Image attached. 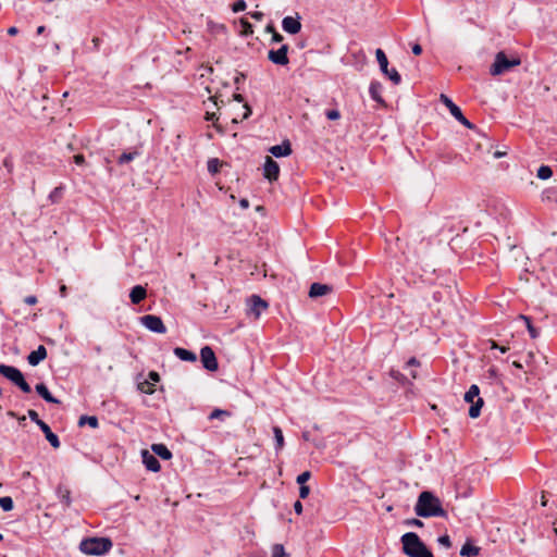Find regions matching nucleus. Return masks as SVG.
Wrapping results in <instances>:
<instances>
[{
	"instance_id": "f257e3e1",
	"label": "nucleus",
	"mask_w": 557,
	"mask_h": 557,
	"mask_svg": "<svg viewBox=\"0 0 557 557\" xmlns=\"http://www.w3.org/2000/svg\"><path fill=\"white\" fill-rule=\"evenodd\" d=\"M414 512L417 516L422 518H447V511L442 507L440 498L429 491H424L418 496L414 505Z\"/></svg>"
},
{
	"instance_id": "f03ea898",
	"label": "nucleus",
	"mask_w": 557,
	"mask_h": 557,
	"mask_svg": "<svg viewBox=\"0 0 557 557\" xmlns=\"http://www.w3.org/2000/svg\"><path fill=\"white\" fill-rule=\"evenodd\" d=\"M400 541L403 544V552L408 557H434L433 553L414 532L405 533Z\"/></svg>"
},
{
	"instance_id": "7ed1b4c3",
	"label": "nucleus",
	"mask_w": 557,
	"mask_h": 557,
	"mask_svg": "<svg viewBox=\"0 0 557 557\" xmlns=\"http://www.w3.org/2000/svg\"><path fill=\"white\" fill-rule=\"evenodd\" d=\"M113 546L109 537H87L79 544V549L86 555L101 556L107 554Z\"/></svg>"
},
{
	"instance_id": "20e7f679",
	"label": "nucleus",
	"mask_w": 557,
	"mask_h": 557,
	"mask_svg": "<svg viewBox=\"0 0 557 557\" xmlns=\"http://www.w3.org/2000/svg\"><path fill=\"white\" fill-rule=\"evenodd\" d=\"M521 60L519 58L508 59L504 51H499L495 55V60L490 67V73L493 76L502 75L512 67L520 65Z\"/></svg>"
},
{
	"instance_id": "39448f33",
	"label": "nucleus",
	"mask_w": 557,
	"mask_h": 557,
	"mask_svg": "<svg viewBox=\"0 0 557 557\" xmlns=\"http://www.w3.org/2000/svg\"><path fill=\"white\" fill-rule=\"evenodd\" d=\"M0 374L11 381L24 393H30L32 388L25 381L23 373L13 366L0 364Z\"/></svg>"
},
{
	"instance_id": "423d86ee",
	"label": "nucleus",
	"mask_w": 557,
	"mask_h": 557,
	"mask_svg": "<svg viewBox=\"0 0 557 557\" xmlns=\"http://www.w3.org/2000/svg\"><path fill=\"white\" fill-rule=\"evenodd\" d=\"M480 389L478 385L473 384L469 387V389L465 394V400L467 403H471L472 405L469 408V416L471 418H478L481 413V408L483 406V399L479 398Z\"/></svg>"
},
{
	"instance_id": "0eeeda50",
	"label": "nucleus",
	"mask_w": 557,
	"mask_h": 557,
	"mask_svg": "<svg viewBox=\"0 0 557 557\" xmlns=\"http://www.w3.org/2000/svg\"><path fill=\"white\" fill-rule=\"evenodd\" d=\"M375 55L381 71L393 82L394 85H399L401 76L396 69H388V60L384 51L382 49H376Z\"/></svg>"
},
{
	"instance_id": "6e6552de",
	"label": "nucleus",
	"mask_w": 557,
	"mask_h": 557,
	"mask_svg": "<svg viewBox=\"0 0 557 557\" xmlns=\"http://www.w3.org/2000/svg\"><path fill=\"white\" fill-rule=\"evenodd\" d=\"M441 101L447 107L450 114L462 125L472 129L474 125L463 115L461 109L453 102V100L446 95H441Z\"/></svg>"
},
{
	"instance_id": "1a4fd4ad",
	"label": "nucleus",
	"mask_w": 557,
	"mask_h": 557,
	"mask_svg": "<svg viewBox=\"0 0 557 557\" xmlns=\"http://www.w3.org/2000/svg\"><path fill=\"white\" fill-rule=\"evenodd\" d=\"M140 323L149 331L164 334L166 327L160 317L153 314H146L140 318Z\"/></svg>"
},
{
	"instance_id": "9d476101",
	"label": "nucleus",
	"mask_w": 557,
	"mask_h": 557,
	"mask_svg": "<svg viewBox=\"0 0 557 557\" xmlns=\"http://www.w3.org/2000/svg\"><path fill=\"white\" fill-rule=\"evenodd\" d=\"M200 359L206 370L214 372L219 368L218 359L210 346H205L200 350Z\"/></svg>"
},
{
	"instance_id": "9b49d317",
	"label": "nucleus",
	"mask_w": 557,
	"mask_h": 557,
	"mask_svg": "<svg viewBox=\"0 0 557 557\" xmlns=\"http://www.w3.org/2000/svg\"><path fill=\"white\" fill-rule=\"evenodd\" d=\"M287 53H288V46L287 45H283L280 49L277 50H270L268 52V59L276 64V65H287L289 63V59L287 57Z\"/></svg>"
},
{
	"instance_id": "f8f14e48",
	"label": "nucleus",
	"mask_w": 557,
	"mask_h": 557,
	"mask_svg": "<svg viewBox=\"0 0 557 557\" xmlns=\"http://www.w3.org/2000/svg\"><path fill=\"white\" fill-rule=\"evenodd\" d=\"M263 175L270 182H274L278 178L280 166L277 162L274 161L271 157L265 158V162L263 165Z\"/></svg>"
},
{
	"instance_id": "ddd939ff",
	"label": "nucleus",
	"mask_w": 557,
	"mask_h": 557,
	"mask_svg": "<svg viewBox=\"0 0 557 557\" xmlns=\"http://www.w3.org/2000/svg\"><path fill=\"white\" fill-rule=\"evenodd\" d=\"M248 311L258 319L263 310L268 308V304L258 295H252L248 299Z\"/></svg>"
},
{
	"instance_id": "4468645a",
	"label": "nucleus",
	"mask_w": 557,
	"mask_h": 557,
	"mask_svg": "<svg viewBox=\"0 0 557 557\" xmlns=\"http://www.w3.org/2000/svg\"><path fill=\"white\" fill-rule=\"evenodd\" d=\"M299 20H300L299 16H296V17L285 16L282 21L283 29L286 33L292 34V35L299 33L301 29V23Z\"/></svg>"
},
{
	"instance_id": "2eb2a0df",
	"label": "nucleus",
	"mask_w": 557,
	"mask_h": 557,
	"mask_svg": "<svg viewBox=\"0 0 557 557\" xmlns=\"http://www.w3.org/2000/svg\"><path fill=\"white\" fill-rule=\"evenodd\" d=\"M141 457L143 463L145 465L147 470L152 472L160 471L161 466L154 455L150 454L148 450H143Z\"/></svg>"
},
{
	"instance_id": "dca6fc26",
	"label": "nucleus",
	"mask_w": 557,
	"mask_h": 557,
	"mask_svg": "<svg viewBox=\"0 0 557 557\" xmlns=\"http://www.w3.org/2000/svg\"><path fill=\"white\" fill-rule=\"evenodd\" d=\"M47 357V349L44 345H39L36 350H33L27 356V361L30 366H37Z\"/></svg>"
},
{
	"instance_id": "f3484780",
	"label": "nucleus",
	"mask_w": 557,
	"mask_h": 557,
	"mask_svg": "<svg viewBox=\"0 0 557 557\" xmlns=\"http://www.w3.org/2000/svg\"><path fill=\"white\" fill-rule=\"evenodd\" d=\"M332 292V286L322 283H312L309 289L310 298H318Z\"/></svg>"
},
{
	"instance_id": "a211bd4d",
	"label": "nucleus",
	"mask_w": 557,
	"mask_h": 557,
	"mask_svg": "<svg viewBox=\"0 0 557 557\" xmlns=\"http://www.w3.org/2000/svg\"><path fill=\"white\" fill-rule=\"evenodd\" d=\"M269 151L276 158L287 157L292 153V145L288 140H284L281 145L272 146Z\"/></svg>"
},
{
	"instance_id": "6ab92c4d",
	"label": "nucleus",
	"mask_w": 557,
	"mask_h": 557,
	"mask_svg": "<svg viewBox=\"0 0 557 557\" xmlns=\"http://www.w3.org/2000/svg\"><path fill=\"white\" fill-rule=\"evenodd\" d=\"M39 428L44 432V434H45L47 441L50 443V445L53 448H59L61 445L60 440H59L58 435L51 431L50 426L46 422H41V423H39Z\"/></svg>"
},
{
	"instance_id": "aec40b11",
	"label": "nucleus",
	"mask_w": 557,
	"mask_h": 557,
	"mask_svg": "<svg viewBox=\"0 0 557 557\" xmlns=\"http://www.w3.org/2000/svg\"><path fill=\"white\" fill-rule=\"evenodd\" d=\"M57 496L64 508H69L72 504L71 491L66 486L60 484L57 487Z\"/></svg>"
},
{
	"instance_id": "412c9836",
	"label": "nucleus",
	"mask_w": 557,
	"mask_h": 557,
	"mask_svg": "<svg viewBox=\"0 0 557 557\" xmlns=\"http://www.w3.org/2000/svg\"><path fill=\"white\" fill-rule=\"evenodd\" d=\"M383 86L380 82L373 81L369 87V94L371 98L377 103L384 104V99L382 97Z\"/></svg>"
},
{
	"instance_id": "4be33fe9",
	"label": "nucleus",
	"mask_w": 557,
	"mask_h": 557,
	"mask_svg": "<svg viewBox=\"0 0 557 557\" xmlns=\"http://www.w3.org/2000/svg\"><path fill=\"white\" fill-rule=\"evenodd\" d=\"M147 296V290L141 285H136L131 289L129 298L132 304L138 305L140 304Z\"/></svg>"
},
{
	"instance_id": "5701e85b",
	"label": "nucleus",
	"mask_w": 557,
	"mask_h": 557,
	"mask_svg": "<svg viewBox=\"0 0 557 557\" xmlns=\"http://www.w3.org/2000/svg\"><path fill=\"white\" fill-rule=\"evenodd\" d=\"M35 388L38 395L41 396L47 403L60 404V400L51 395L48 387L44 383L37 384Z\"/></svg>"
},
{
	"instance_id": "b1692460",
	"label": "nucleus",
	"mask_w": 557,
	"mask_h": 557,
	"mask_svg": "<svg viewBox=\"0 0 557 557\" xmlns=\"http://www.w3.org/2000/svg\"><path fill=\"white\" fill-rule=\"evenodd\" d=\"M174 355L180 358L181 360L183 361H190V362H194L197 360V356L195 352L190 351V350H187L185 348H182V347H176L174 348Z\"/></svg>"
},
{
	"instance_id": "393cba45",
	"label": "nucleus",
	"mask_w": 557,
	"mask_h": 557,
	"mask_svg": "<svg viewBox=\"0 0 557 557\" xmlns=\"http://www.w3.org/2000/svg\"><path fill=\"white\" fill-rule=\"evenodd\" d=\"M152 451L162 458L163 460H170L172 458V453L164 444H153L151 446Z\"/></svg>"
},
{
	"instance_id": "a878e982",
	"label": "nucleus",
	"mask_w": 557,
	"mask_h": 557,
	"mask_svg": "<svg viewBox=\"0 0 557 557\" xmlns=\"http://www.w3.org/2000/svg\"><path fill=\"white\" fill-rule=\"evenodd\" d=\"M479 553L480 547L472 545L469 541L466 542L460 549V555L462 557H475Z\"/></svg>"
},
{
	"instance_id": "bb28decb",
	"label": "nucleus",
	"mask_w": 557,
	"mask_h": 557,
	"mask_svg": "<svg viewBox=\"0 0 557 557\" xmlns=\"http://www.w3.org/2000/svg\"><path fill=\"white\" fill-rule=\"evenodd\" d=\"M451 293H453V286H446L442 289H438V290H434L433 292V299L435 301H442V300H445L447 298H449L451 296Z\"/></svg>"
},
{
	"instance_id": "cd10ccee",
	"label": "nucleus",
	"mask_w": 557,
	"mask_h": 557,
	"mask_svg": "<svg viewBox=\"0 0 557 557\" xmlns=\"http://www.w3.org/2000/svg\"><path fill=\"white\" fill-rule=\"evenodd\" d=\"M273 434L275 440V449L281 450L284 447V436L280 426H273Z\"/></svg>"
},
{
	"instance_id": "c85d7f7f",
	"label": "nucleus",
	"mask_w": 557,
	"mask_h": 557,
	"mask_svg": "<svg viewBox=\"0 0 557 557\" xmlns=\"http://www.w3.org/2000/svg\"><path fill=\"white\" fill-rule=\"evenodd\" d=\"M85 424L96 429L99 425L98 418L96 416H82L78 420V425L83 426Z\"/></svg>"
},
{
	"instance_id": "c756f323",
	"label": "nucleus",
	"mask_w": 557,
	"mask_h": 557,
	"mask_svg": "<svg viewBox=\"0 0 557 557\" xmlns=\"http://www.w3.org/2000/svg\"><path fill=\"white\" fill-rule=\"evenodd\" d=\"M553 175V170L548 165H541L537 170L536 176L540 180H548Z\"/></svg>"
},
{
	"instance_id": "7c9ffc66",
	"label": "nucleus",
	"mask_w": 557,
	"mask_h": 557,
	"mask_svg": "<svg viewBox=\"0 0 557 557\" xmlns=\"http://www.w3.org/2000/svg\"><path fill=\"white\" fill-rule=\"evenodd\" d=\"M138 151H132V152H123L119 159H117V163L119 164H125V163H128L131 161H133L137 156H138Z\"/></svg>"
},
{
	"instance_id": "2f4dec72",
	"label": "nucleus",
	"mask_w": 557,
	"mask_h": 557,
	"mask_svg": "<svg viewBox=\"0 0 557 557\" xmlns=\"http://www.w3.org/2000/svg\"><path fill=\"white\" fill-rule=\"evenodd\" d=\"M240 25H242V30H240L242 36L248 37L253 34L252 25L247 20L242 18Z\"/></svg>"
},
{
	"instance_id": "473e14b6",
	"label": "nucleus",
	"mask_w": 557,
	"mask_h": 557,
	"mask_svg": "<svg viewBox=\"0 0 557 557\" xmlns=\"http://www.w3.org/2000/svg\"><path fill=\"white\" fill-rule=\"evenodd\" d=\"M521 318L525 321L530 336L532 338H536L539 336V331L533 326L531 319L525 315H521Z\"/></svg>"
},
{
	"instance_id": "72a5a7b5",
	"label": "nucleus",
	"mask_w": 557,
	"mask_h": 557,
	"mask_svg": "<svg viewBox=\"0 0 557 557\" xmlns=\"http://www.w3.org/2000/svg\"><path fill=\"white\" fill-rule=\"evenodd\" d=\"M13 499L9 496L0 497V507L4 511H10L13 509Z\"/></svg>"
},
{
	"instance_id": "f704fd0d",
	"label": "nucleus",
	"mask_w": 557,
	"mask_h": 557,
	"mask_svg": "<svg viewBox=\"0 0 557 557\" xmlns=\"http://www.w3.org/2000/svg\"><path fill=\"white\" fill-rule=\"evenodd\" d=\"M272 557H288V554H286L282 544H275L272 547Z\"/></svg>"
},
{
	"instance_id": "c9c22d12",
	"label": "nucleus",
	"mask_w": 557,
	"mask_h": 557,
	"mask_svg": "<svg viewBox=\"0 0 557 557\" xmlns=\"http://www.w3.org/2000/svg\"><path fill=\"white\" fill-rule=\"evenodd\" d=\"M246 7H247V4L244 0H237L236 2L233 3L232 10H233V12L238 13V12L245 11Z\"/></svg>"
},
{
	"instance_id": "e433bc0d",
	"label": "nucleus",
	"mask_w": 557,
	"mask_h": 557,
	"mask_svg": "<svg viewBox=\"0 0 557 557\" xmlns=\"http://www.w3.org/2000/svg\"><path fill=\"white\" fill-rule=\"evenodd\" d=\"M208 171L211 173H216L219 171V160L211 159L208 161Z\"/></svg>"
},
{
	"instance_id": "4c0bfd02",
	"label": "nucleus",
	"mask_w": 557,
	"mask_h": 557,
	"mask_svg": "<svg viewBox=\"0 0 557 557\" xmlns=\"http://www.w3.org/2000/svg\"><path fill=\"white\" fill-rule=\"evenodd\" d=\"M310 476L311 473L309 471H305L297 476V483L299 485H305V483L310 479Z\"/></svg>"
},
{
	"instance_id": "58836bf2",
	"label": "nucleus",
	"mask_w": 557,
	"mask_h": 557,
	"mask_svg": "<svg viewBox=\"0 0 557 557\" xmlns=\"http://www.w3.org/2000/svg\"><path fill=\"white\" fill-rule=\"evenodd\" d=\"M222 416H228V412L225 411V410H222V409H214L210 414H209V420H213V419H218Z\"/></svg>"
},
{
	"instance_id": "ea45409f",
	"label": "nucleus",
	"mask_w": 557,
	"mask_h": 557,
	"mask_svg": "<svg viewBox=\"0 0 557 557\" xmlns=\"http://www.w3.org/2000/svg\"><path fill=\"white\" fill-rule=\"evenodd\" d=\"M326 117L331 121L338 120L341 117V113L338 110H327L325 113Z\"/></svg>"
},
{
	"instance_id": "a19ab883",
	"label": "nucleus",
	"mask_w": 557,
	"mask_h": 557,
	"mask_svg": "<svg viewBox=\"0 0 557 557\" xmlns=\"http://www.w3.org/2000/svg\"><path fill=\"white\" fill-rule=\"evenodd\" d=\"M405 523L409 527H414V528H422L424 525L423 522L417 518L408 519V520H406Z\"/></svg>"
},
{
	"instance_id": "79ce46f5",
	"label": "nucleus",
	"mask_w": 557,
	"mask_h": 557,
	"mask_svg": "<svg viewBox=\"0 0 557 557\" xmlns=\"http://www.w3.org/2000/svg\"><path fill=\"white\" fill-rule=\"evenodd\" d=\"M437 541L442 546L446 548H449L451 546L450 539L447 534L440 536Z\"/></svg>"
},
{
	"instance_id": "37998d69",
	"label": "nucleus",
	"mask_w": 557,
	"mask_h": 557,
	"mask_svg": "<svg viewBox=\"0 0 557 557\" xmlns=\"http://www.w3.org/2000/svg\"><path fill=\"white\" fill-rule=\"evenodd\" d=\"M61 187H55L49 195V198L52 200V202H55L61 197Z\"/></svg>"
},
{
	"instance_id": "c03bdc74",
	"label": "nucleus",
	"mask_w": 557,
	"mask_h": 557,
	"mask_svg": "<svg viewBox=\"0 0 557 557\" xmlns=\"http://www.w3.org/2000/svg\"><path fill=\"white\" fill-rule=\"evenodd\" d=\"M3 166L7 169V171L11 174L13 172V160L11 157H5L3 159Z\"/></svg>"
},
{
	"instance_id": "a18cd8bd",
	"label": "nucleus",
	"mask_w": 557,
	"mask_h": 557,
	"mask_svg": "<svg viewBox=\"0 0 557 557\" xmlns=\"http://www.w3.org/2000/svg\"><path fill=\"white\" fill-rule=\"evenodd\" d=\"M28 417L30 418L32 421H34L38 426H39V423L44 422L41 419H39V416L37 413V411L33 410V409H29L28 410Z\"/></svg>"
},
{
	"instance_id": "49530a36",
	"label": "nucleus",
	"mask_w": 557,
	"mask_h": 557,
	"mask_svg": "<svg viewBox=\"0 0 557 557\" xmlns=\"http://www.w3.org/2000/svg\"><path fill=\"white\" fill-rule=\"evenodd\" d=\"M139 389L143 392V393H146V394H152L153 393V389L152 387L150 386V383L149 382H144V383H140L139 384Z\"/></svg>"
},
{
	"instance_id": "de8ad7c7",
	"label": "nucleus",
	"mask_w": 557,
	"mask_h": 557,
	"mask_svg": "<svg viewBox=\"0 0 557 557\" xmlns=\"http://www.w3.org/2000/svg\"><path fill=\"white\" fill-rule=\"evenodd\" d=\"M309 493H310L309 486L300 485V487H299V497L300 498H302V499L307 498Z\"/></svg>"
},
{
	"instance_id": "09e8293b",
	"label": "nucleus",
	"mask_w": 557,
	"mask_h": 557,
	"mask_svg": "<svg viewBox=\"0 0 557 557\" xmlns=\"http://www.w3.org/2000/svg\"><path fill=\"white\" fill-rule=\"evenodd\" d=\"M37 301H38V300H37V297H36V296H34V295H29V296H26V297L24 298V302H25V304H27V305H29V306H34V305H36V304H37Z\"/></svg>"
},
{
	"instance_id": "8fccbe9b",
	"label": "nucleus",
	"mask_w": 557,
	"mask_h": 557,
	"mask_svg": "<svg viewBox=\"0 0 557 557\" xmlns=\"http://www.w3.org/2000/svg\"><path fill=\"white\" fill-rule=\"evenodd\" d=\"M294 510L297 515H301L302 513V504L300 500H297L295 502L294 504Z\"/></svg>"
},
{
	"instance_id": "3c124183",
	"label": "nucleus",
	"mask_w": 557,
	"mask_h": 557,
	"mask_svg": "<svg viewBox=\"0 0 557 557\" xmlns=\"http://www.w3.org/2000/svg\"><path fill=\"white\" fill-rule=\"evenodd\" d=\"M418 366H420V362H419V360L416 357H411L407 361V367H418Z\"/></svg>"
},
{
	"instance_id": "603ef678",
	"label": "nucleus",
	"mask_w": 557,
	"mask_h": 557,
	"mask_svg": "<svg viewBox=\"0 0 557 557\" xmlns=\"http://www.w3.org/2000/svg\"><path fill=\"white\" fill-rule=\"evenodd\" d=\"M271 41L272 42H281V41H283V36L281 34H278L277 32H274V34H272Z\"/></svg>"
},
{
	"instance_id": "864d4df0",
	"label": "nucleus",
	"mask_w": 557,
	"mask_h": 557,
	"mask_svg": "<svg viewBox=\"0 0 557 557\" xmlns=\"http://www.w3.org/2000/svg\"><path fill=\"white\" fill-rule=\"evenodd\" d=\"M249 15L257 21H260L263 17V13L259 11L250 12Z\"/></svg>"
},
{
	"instance_id": "5fc2aeb1",
	"label": "nucleus",
	"mask_w": 557,
	"mask_h": 557,
	"mask_svg": "<svg viewBox=\"0 0 557 557\" xmlns=\"http://www.w3.org/2000/svg\"><path fill=\"white\" fill-rule=\"evenodd\" d=\"M412 52H413V54H416V55L421 54V53H422V47H421L419 44H414V45L412 46Z\"/></svg>"
},
{
	"instance_id": "6e6d98bb",
	"label": "nucleus",
	"mask_w": 557,
	"mask_h": 557,
	"mask_svg": "<svg viewBox=\"0 0 557 557\" xmlns=\"http://www.w3.org/2000/svg\"><path fill=\"white\" fill-rule=\"evenodd\" d=\"M74 162L78 165H82L85 162V158L83 154L74 156Z\"/></svg>"
},
{
	"instance_id": "4d7b16f0",
	"label": "nucleus",
	"mask_w": 557,
	"mask_h": 557,
	"mask_svg": "<svg viewBox=\"0 0 557 557\" xmlns=\"http://www.w3.org/2000/svg\"><path fill=\"white\" fill-rule=\"evenodd\" d=\"M206 120H207V121H214V120H216V114H215L214 112H209V111H207V113H206Z\"/></svg>"
},
{
	"instance_id": "13d9d810",
	"label": "nucleus",
	"mask_w": 557,
	"mask_h": 557,
	"mask_svg": "<svg viewBox=\"0 0 557 557\" xmlns=\"http://www.w3.org/2000/svg\"><path fill=\"white\" fill-rule=\"evenodd\" d=\"M239 206H240L243 209H248V208H249V201H248V199H246V198L240 199V201H239Z\"/></svg>"
},
{
	"instance_id": "bf43d9fd",
	"label": "nucleus",
	"mask_w": 557,
	"mask_h": 557,
	"mask_svg": "<svg viewBox=\"0 0 557 557\" xmlns=\"http://www.w3.org/2000/svg\"><path fill=\"white\" fill-rule=\"evenodd\" d=\"M17 33H18V29H17V27H15V26H12V27H9V28H8V34H9L10 36H14V35H16Z\"/></svg>"
},
{
	"instance_id": "052dcab7",
	"label": "nucleus",
	"mask_w": 557,
	"mask_h": 557,
	"mask_svg": "<svg viewBox=\"0 0 557 557\" xmlns=\"http://www.w3.org/2000/svg\"><path fill=\"white\" fill-rule=\"evenodd\" d=\"M392 376L395 377L396 380H400V379H405L404 374H401L400 372L398 371H392Z\"/></svg>"
},
{
	"instance_id": "680f3d73",
	"label": "nucleus",
	"mask_w": 557,
	"mask_h": 557,
	"mask_svg": "<svg viewBox=\"0 0 557 557\" xmlns=\"http://www.w3.org/2000/svg\"><path fill=\"white\" fill-rule=\"evenodd\" d=\"M149 377H150L152 381H156V382H157V381H159V379H160L159 374H158L157 372H154V371H151V372L149 373Z\"/></svg>"
},
{
	"instance_id": "e2e57ef3",
	"label": "nucleus",
	"mask_w": 557,
	"mask_h": 557,
	"mask_svg": "<svg viewBox=\"0 0 557 557\" xmlns=\"http://www.w3.org/2000/svg\"><path fill=\"white\" fill-rule=\"evenodd\" d=\"M265 32L267 33H271V34H274L275 30V27L272 23L268 24L267 27H265Z\"/></svg>"
},
{
	"instance_id": "0e129e2a",
	"label": "nucleus",
	"mask_w": 557,
	"mask_h": 557,
	"mask_svg": "<svg viewBox=\"0 0 557 557\" xmlns=\"http://www.w3.org/2000/svg\"><path fill=\"white\" fill-rule=\"evenodd\" d=\"M60 295H61L62 297H65V296H66V286H65V285H62V286L60 287Z\"/></svg>"
},
{
	"instance_id": "69168bd1",
	"label": "nucleus",
	"mask_w": 557,
	"mask_h": 557,
	"mask_svg": "<svg viewBox=\"0 0 557 557\" xmlns=\"http://www.w3.org/2000/svg\"><path fill=\"white\" fill-rule=\"evenodd\" d=\"M245 108H246V113L244 114V119H247L250 115L251 110L247 104L245 106Z\"/></svg>"
},
{
	"instance_id": "338daca9",
	"label": "nucleus",
	"mask_w": 557,
	"mask_h": 557,
	"mask_svg": "<svg viewBox=\"0 0 557 557\" xmlns=\"http://www.w3.org/2000/svg\"><path fill=\"white\" fill-rule=\"evenodd\" d=\"M491 349H498V344L495 341H490Z\"/></svg>"
},
{
	"instance_id": "774afa93",
	"label": "nucleus",
	"mask_w": 557,
	"mask_h": 557,
	"mask_svg": "<svg viewBox=\"0 0 557 557\" xmlns=\"http://www.w3.org/2000/svg\"><path fill=\"white\" fill-rule=\"evenodd\" d=\"M234 99L238 102H242L243 101V96L240 94H235L234 95Z\"/></svg>"
}]
</instances>
